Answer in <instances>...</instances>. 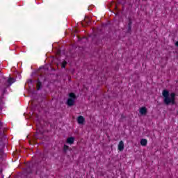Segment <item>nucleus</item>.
I'll list each match as a JSON object with an SVG mask.
<instances>
[{
	"label": "nucleus",
	"instance_id": "obj_1",
	"mask_svg": "<svg viewBox=\"0 0 178 178\" xmlns=\"http://www.w3.org/2000/svg\"><path fill=\"white\" fill-rule=\"evenodd\" d=\"M162 95L163 97V102L165 105H175L176 104V93L171 92L169 93V91L167 90H164L162 92Z\"/></svg>",
	"mask_w": 178,
	"mask_h": 178
},
{
	"label": "nucleus",
	"instance_id": "obj_2",
	"mask_svg": "<svg viewBox=\"0 0 178 178\" xmlns=\"http://www.w3.org/2000/svg\"><path fill=\"white\" fill-rule=\"evenodd\" d=\"M75 101H76V95H74V93H70V97L67 101V104L68 105V106H72V105H74Z\"/></svg>",
	"mask_w": 178,
	"mask_h": 178
},
{
	"label": "nucleus",
	"instance_id": "obj_3",
	"mask_svg": "<svg viewBox=\"0 0 178 178\" xmlns=\"http://www.w3.org/2000/svg\"><path fill=\"white\" fill-rule=\"evenodd\" d=\"M76 122L78 124H84V123H86V118H84V117L82 115H79L76 118Z\"/></svg>",
	"mask_w": 178,
	"mask_h": 178
},
{
	"label": "nucleus",
	"instance_id": "obj_4",
	"mask_svg": "<svg viewBox=\"0 0 178 178\" xmlns=\"http://www.w3.org/2000/svg\"><path fill=\"white\" fill-rule=\"evenodd\" d=\"M147 112H148V110L145 107H141L139 108V113L143 116H145V115H147Z\"/></svg>",
	"mask_w": 178,
	"mask_h": 178
},
{
	"label": "nucleus",
	"instance_id": "obj_5",
	"mask_svg": "<svg viewBox=\"0 0 178 178\" xmlns=\"http://www.w3.org/2000/svg\"><path fill=\"white\" fill-rule=\"evenodd\" d=\"M118 151H123V149H124V143L123 142V140L120 141L118 146Z\"/></svg>",
	"mask_w": 178,
	"mask_h": 178
},
{
	"label": "nucleus",
	"instance_id": "obj_6",
	"mask_svg": "<svg viewBox=\"0 0 178 178\" xmlns=\"http://www.w3.org/2000/svg\"><path fill=\"white\" fill-rule=\"evenodd\" d=\"M74 143V137H70L67 138V144H73Z\"/></svg>",
	"mask_w": 178,
	"mask_h": 178
},
{
	"label": "nucleus",
	"instance_id": "obj_7",
	"mask_svg": "<svg viewBox=\"0 0 178 178\" xmlns=\"http://www.w3.org/2000/svg\"><path fill=\"white\" fill-rule=\"evenodd\" d=\"M147 139H142L140 140V145H142L143 147H145V145H147Z\"/></svg>",
	"mask_w": 178,
	"mask_h": 178
},
{
	"label": "nucleus",
	"instance_id": "obj_8",
	"mask_svg": "<svg viewBox=\"0 0 178 178\" xmlns=\"http://www.w3.org/2000/svg\"><path fill=\"white\" fill-rule=\"evenodd\" d=\"M15 81H16V79H15L13 78H9L8 83L10 86H12V84H13V83H15Z\"/></svg>",
	"mask_w": 178,
	"mask_h": 178
},
{
	"label": "nucleus",
	"instance_id": "obj_9",
	"mask_svg": "<svg viewBox=\"0 0 178 178\" xmlns=\"http://www.w3.org/2000/svg\"><path fill=\"white\" fill-rule=\"evenodd\" d=\"M37 88L38 90H40L41 88V82H38Z\"/></svg>",
	"mask_w": 178,
	"mask_h": 178
},
{
	"label": "nucleus",
	"instance_id": "obj_10",
	"mask_svg": "<svg viewBox=\"0 0 178 178\" xmlns=\"http://www.w3.org/2000/svg\"><path fill=\"white\" fill-rule=\"evenodd\" d=\"M66 67V61L63 62L62 67L64 69Z\"/></svg>",
	"mask_w": 178,
	"mask_h": 178
},
{
	"label": "nucleus",
	"instance_id": "obj_11",
	"mask_svg": "<svg viewBox=\"0 0 178 178\" xmlns=\"http://www.w3.org/2000/svg\"><path fill=\"white\" fill-rule=\"evenodd\" d=\"M67 149H69V146L67 145H64V151H67Z\"/></svg>",
	"mask_w": 178,
	"mask_h": 178
},
{
	"label": "nucleus",
	"instance_id": "obj_12",
	"mask_svg": "<svg viewBox=\"0 0 178 178\" xmlns=\"http://www.w3.org/2000/svg\"><path fill=\"white\" fill-rule=\"evenodd\" d=\"M175 45H176V47H178V41H177V42H176Z\"/></svg>",
	"mask_w": 178,
	"mask_h": 178
},
{
	"label": "nucleus",
	"instance_id": "obj_13",
	"mask_svg": "<svg viewBox=\"0 0 178 178\" xmlns=\"http://www.w3.org/2000/svg\"><path fill=\"white\" fill-rule=\"evenodd\" d=\"M129 30H131V26H130V25L129 26Z\"/></svg>",
	"mask_w": 178,
	"mask_h": 178
}]
</instances>
